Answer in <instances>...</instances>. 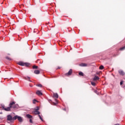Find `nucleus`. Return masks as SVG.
Segmentation results:
<instances>
[{
    "label": "nucleus",
    "mask_w": 125,
    "mask_h": 125,
    "mask_svg": "<svg viewBox=\"0 0 125 125\" xmlns=\"http://www.w3.org/2000/svg\"><path fill=\"white\" fill-rule=\"evenodd\" d=\"M7 121H8L10 122H8L9 124L10 123H13V117L10 115L7 116Z\"/></svg>",
    "instance_id": "obj_1"
},
{
    "label": "nucleus",
    "mask_w": 125,
    "mask_h": 125,
    "mask_svg": "<svg viewBox=\"0 0 125 125\" xmlns=\"http://www.w3.org/2000/svg\"><path fill=\"white\" fill-rule=\"evenodd\" d=\"M19 65H20V66H26V67H28L29 65H30V63H27V62H19Z\"/></svg>",
    "instance_id": "obj_2"
},
{
    "label": "nucleus",
    "mask_w": 125,
    "mask_h": 125,
    "mask_svg": "<svg viewBox=\"0 0 125 125\" xmlns=\"http://www.w3.org/2000/svg\"><path fill=\"white\" fill-rule=\"evenodd\" d=\"M72 73H73V70L72 69H70L68 73H65V76H71V75H72Z\"/></svg>",
    "instance_id": "obj_3"
},
{
    "label": "nucleus",
    "mask_w": 125,
    "mask_h": 125,
    "mask_svg": "<svg viewBox=\"0 0 125 125\" xmlns=\"http://www.w3.org/2000/svg\"><path fill=\"white\" fill-rule=\"evenodd\" d=\"M36 94H37V95H42V91L41 90H37L36 91Z\"/></svg>",
    "instance_id": "obj_4"
},
{
    "label": "nucleus",
    "mask_w": 125,
    "mask_h": 125,
    "mask_svg": "<svg viewBox=\"0 0 125 125\" xmlns=\"http://www.w3.org/2000/svg\"><path fill=\"white\" fill-rule=\"evenodd\" d=\"M79 65L81 67H86L87 66V64L85 63H81V64H79Z\"/></svg>",
    "instance_id": "obj_5"
},
{
    "label": "nucleus",
    "mask_w": 125,
    "mask_h": 125,
    "mask_svg": "<svg viewBox=\"0 0 125 125\" xmlns=\"http://www.w3.org/2000/svg\"><path fill=\"white\" fill-rule=\"evenodd\" d=\"M119 75H121V76H124L125 75V72L123 70H119L118 71Z\"/></svg>",
    "instance_id": "obj_6"
},
{
    "label": "nucleus",
    "mask_w": 125,
    "mask_h": 125,
    "mask_svg": "<svg viewBox=\"0 0 125 125\" xmlns=\"http://www.w3.org/2000/svg\"><path fill=\"white\" fill-rule=\"evenodd\" d=\"M11 108L10 106H9L7 107H5L4 110V111H6L7 112H9V111L11 110Z\"/></svg>",
    "instance_id": "obj_7"
},
{
    "label": "nucleus",
    "mask_w": 125,
    "mask_h": 125,
    "mask_svg": "<svg viewBox=\"0 0 125 125\" xmlns=\"http://www.w3.org/2000/svg\"><path fill=\"white\" fill-rule=\"evenodd\" d=\"M34 114H35V115H39L41 114V112H40V111H37V110H35L34 111H33Z\"/></svg>",
    "instance_id": "obj_8"
},
{
    "label": "nucleus",
    "mask_w": 125,
    "mask_h": 125,
    "mask_svg": "<svg viewBox=\"0 0 125 125\" xmlns=\"http://www.w3.org/2000/svg\"><path fill=\"white\" fill-rule=\"evenodd\" d=\"M18 115H16L14 117H13V123L14 122V121L17 120L18 119Z\"/></svg>",
    "instance_id": "obj_9"
},
{
    "label": "nucleus",
    "mask_w": 125,
    "mask_h": 125,
    "mask_svg": "<svg viewBox=\"0 0 125 125\" xmlns=\"http://www.w3.org/2000/svg\"><path fill=\"white\" fill-rule=\"evenodd\" d=\"M93 80V81H98V80H99V78L97 76H95Z\"/></svg>",
    "instance_id": "obj_10"
},
{
    "label": "nucleus",
    "mask_w": 125,
    "mask_h": 125,
    "mask_svg": "<svg viewBox=\"0 0 125 125\" xmlns=\"http://www.w3.org/2000/svg\"><path fill=\"white\" fill-rule=\"evenodd\" d=\"M18 107H19V105H18V104H16L14 106H13L12 108H13V109H16L18 108Z\"/></svg>",
    "instance_id": "obj_11"
},
{
    "label": "nucleus",
    "mask_w": 125,
    "mask_h": 125,
    "mask_svg": "<svg viewBox=\"0 0 125 125\" xmlns=\"http://www.w3.org/2000/svg\"><path fill=\"white\" fill-rule=\"evenodd\" d=\"M26 117H27L28 119H32V118H33V116L32 115H31L30 114H26Z\"/></svg>",
    "instance_id": "obj_12"
},
{
    "label": "nucleus",
    "mask_w": 125,
    "mask_h": 125,
    "mask_svg": "<svg viewBox=\"0 0 125 125\" xmlns=\"http://www.w3.org/2000/svg\"><path fill=\"white\" fill-rule=\"evenodd\" d=\"M18 120L20 123H22V121H23L22 119V117L20 116L18 117Z\"/></svg>",
    "instance_id": "obj_13"
},
{
    "label": "nucleus",
    "mask_w": 125,
    "mask_h": 125,
    "mask_svg": "<svg viewBox=\"0 0 125 125\" xmlns=\"http://www.w3.org/2000/svg\"><path fill=\"white\" fill-rule=\"evenodd\" d=\"M41 73V71L40 70H35L34 71V74H36V75H39Z\"/></svg>",
    "instance_id": "obj_14"
},
{
    "label": "nucleus",
    "mask_w": 125,
    "mask_h": 125,
    "mask_svg": "<svg viewBox=\"0 0 125 125\" xmlns=\"http://www.w3.org/2000/svg\"><path fill=\"white\" fill-rule=\"evenodd\" d=\"M25 80H26V81H28V82H30V83H32V81L30 80V77H26L24 78Z\"/></svg>",
    "instance_id": "obj_15"
},
{
    "label": "nucleus",
    "mask_w": 125,
    "mask_h": 125,
    "mask_svg": "<svg viewBox=\"0 0 125 125\" xmlns=\"http://www.w3.org/2000/svg\"><path fill=\"white\" fill-rule=\"evenodd\" d=\"M14 104H15V103L14 102H12V103H10V104H9V106L10 108H12V105Z\"/></svg>",
    "instance_id": "obj_16"
},
{
    "label": "nucleus",
    "mask_w": 125,
    "mask_h": 125,
    "mask_svg": "<svg viewBox=\"0 0 125 125\" xmlns=\"http://www.w3.org/2000/svg\"><path fill=\"white\" fill-rule=\"evenodd\" d=\"M53 97H55V98H58V94L54 93L53 94Z\"/></svg>",
    "instance_id": "obj_17"
},
{
    "label": "nucleus",
    "mask_w": 125,
    "mask_h": 125,
    "mask_svg": "<svg viewBox=\"0 0 125 125\" xmlns=\"http://www.w3.org/2000/svg\"><path fill=\"white\" fill-rule=\"evenodd\" d=\"M38 116L39 118L42 122H44V121H43V119H42V116H41V115L39 114Z\"/></svg>",
    "instance_id": "obj_18"
},
{
    "label": "nucleus",
    "mask_w": 125,
    "mask_h": 125,
    "mask_svg": "<svg viewBox=\"0 0 125 125\" xmlns=\"http://www.w3.org/2000/svg\"><path fill=\"white\" fill-rule=\"evenodd\" d=\"M99 69L100 70H103V69H104V66H103V65H101L99 67Z\"/></svg>",
    "instance_id": "obj_19"
},
{
    "label": "nucleus",
    "mask_w": 125,
    "mask_h": 125,
    "mask_svg": "<svg viewBox=\"0 0 125 125\" xmlns=\"http://www.w3.org/2000/svg\"><path fill=\"white\" fill-rule=\"evenodd\" d=\"M1 108L2 110H4V109H5L4 105H3V104H1Z\"/></svg>",
    "instance_id": "obj_20"
},
{
    "label": "nucleus",
    "mask_w": 125,
    "mask_h": 125,
    "mask_svg": "<svg viewBox=\"0 0 125 125\" xmlns=\"http://www.w3.org/2000/svg\"><path fill=\"white\" fill-rule=\"evenodd\" d=\"M79 76H82V77H83V73L82 72H80L79 73Z\"/></svg>",
    "instance_id": "obj_21"
},
{
    "label": "nucleus",
    "mask_w": 125,
    "mask_h": 125,
    "mask_svg": "<svg viewBox=\"0 0 125 125\" xmlns=\"http://www.w3.org/2000/svg\"><path fill=\"white\" fill-rule=\"evenodd\" d=\"M56 103H54V105H57L58 104V101H57V99H55Z\"/></svg>",
    "instance_id": "obj_22"
},
{
    "label": "nucleus",
    "mask_w": 125,
    "mask_h": 125,
    "mask_svg": "<svg viewBox=\"0 0 125 125\" xmlns=\"http://www.w3.org/2000/svg\"><path fill=\"white\" fill-rule=\"evenodd\" d=\"M33 69H38V66H37V65H33Z\"/></svg>",
    "instance_id": "obj_23"
},
{
    "label": "nucleus",
    "mask_w": 125,
    "mask_h": 125,
    "mask_svg": "<svg viewBox=\"0 0 125 125\" xmlns=\"http://www.w3.org/2000/svg\"><path fill=\"white\" fill-rule=\"evenodd\" d=\"M125 46L120 48V50H125Z\"/></svg>",
    "instance_id": "obj_24"
},
{
    "label": "nucleus",
    "mask_w": 125,
    "mask_h": 125,
    "mask_svg": "<svg viewBox=\"0 0 125 125\" xmlns=\"http://www.w3.org/2000/svg\"><path fill=\"white\" fill-rule=\"evenodd\" d=\"M40 110V107L37 106L36 109H34V111H39Z\"/></svg>",
    "instance_id": "obj_25"
},
{
    "label": "nucleus",
    "mask_w": 125,
    "mask_h": 125,
    "mask_svg": "<svg viewBox=\"0 0 125 125\" xmlns=\"http://www.w3.org/2000/svg\"><path fill=\"white\" fill-rule=\"evenodd\" d=\"M6 59H7V60H9V61H11V59L8 57H6Z\"/></svg>",
    "instance_id": "obj_26"
},
{
    "label": "nucleus",
    "mask_w": 125,
    "mask_h": 125,
    "mask_svg": "<svg viewBox=\"0 0 125 125\" xmlns=\"http://www.w3.org/2000/svg\"><path fill=\"white\" fill-rule=\"evenodd\" d=\"M92 85H93V86H95V83L93 82H92L91 83Z\"/></svg>",
    "instance_id": "obj_27"
},
{
    "label": "nucleus",
    "mask_w": 125,
    "mask_h": 125,
    "mask_svg": "<svg viewBox=\"0 0 125 125\" xmlns=\"http://www.w3.org/2000/svg\"><path fill=\"white\" fill-rule=\"evenodd\" d=\"M37 102V100L34 99L33 100V104H36V103Z\"/></svg>",
    "instance_id": "obj_28"
},
{
    "label": "nucleus",
    "mask_w": 125,
    "mask_h": 125,
    "mask_svg": "<svg viewBox=\"0 0 125 125\" xmlns=\"http://www.w3.org/2000/svg\"><path fill=\"white\" fill-rule=\"evenodd\" d=\"M37 86H39V87H42V85L41 84H39L37 85Z\"/></svg>",
    "instance_id": "obj_29"
},
{
    "label": "nucleus",
    "mask_w": 125,
    "mask_h": 125,
    "mask_svg": "<svg viewBox=\"0 0 125 125\" xmlns=\"http://www.w3.org/2000/svg\"><path fill=\"white\" fill-rule=\"evenodd\" d=\"M29 122L31 124H33V120H32V118L29 120Z\"/></svg>",
    "instance_id": "obj_30"
},
{
    "label": "nucleus",
    "mask_w": 125,
    "mask_h": 125,
    "mask_svg": "<svg viewBox=\"0 0 125 125\" xmlns=\"http://www.w3.org/2000/svg\"><path fill=\"white\" fill-rule=\"evenodd\" d=\"M123 83H124V81H121L120 85H123Z\"/></svg>",
    "instance_id": "obj_31"
},
{
    "label": "nucleus",
    "mask_w": 125,
    "mask_h": 125,
    "mask_svg": "<svg viewBox=\"0 0 125 125\" xmlns=\"http://www.w3.org/2000/svg\"><path fill=\"white\" fill-rule=\"evenodd\" d=\"M94 92L95 93H96V94H98V92L97 91V90H95Z\"/></svg>",
    "instance_id": "obj_32"
},
{
    "label": "nucleus",
    "mask_w": 125,
    "mask_h": 125,
    "mask_svg": "<svg viewBox=\"0 0 125 125\" xmlns=\"http://www.w3.org/2000/svg\"><path fill=\"white\" fill-rule=\"evenodd\" d=\"M50 101H51V100H48V102H49V103H50Z\"/></svg>",
    "instance_id": "obj_33"
},
{
    "label": "nucleus",
    "mask_w": 125,
    "mask_h": 125,
    "mask_svg": "<svg viewBox=\"0 0 125 125\" xmlns=\"http://www.w3.org/2000/svg\"><path fill=\"white\" fill-rule=\"evenodd\" d=\"M61 67H60L59 66V67H58V69H61Z\"/></svg>",
    "instance_id": "obj_34"
},
{
    "label": "nucleus",
    "mask_w": 125,
    "mask_h": 125,
    "mask_svg": "<svg viewBox=\"0 0 125 125\" xmlns=\"http://www.w3.org/2000/svg\"><path fill=\"white\" fill-rule=\"evenodd\" d=\"M63 111H66V108H64Z\"/></svg>",
    "instance_id": "obj_35"
},
{
    "label": "nucleus",
    "mask_w": 125,
    "mask_h": 125,
    "mask_svg": "<svg viewBox=\"0 0 125 125\" xmlns=\"http://www.w3.org/2000/svg\"><path fill=\"white\" fill-rule=\"evenodd\" d=\"M0 114H2V112H0Z\"/></svg>",
    "instance_id": "obj_36"
}]
</instances>
